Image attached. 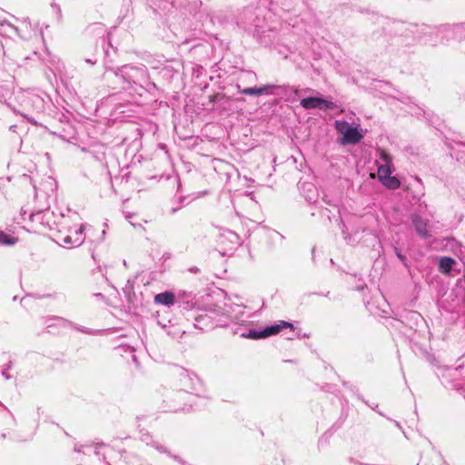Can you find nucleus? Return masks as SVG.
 Returning <instances> with one entry per match:
<instances>
[{
  "instance_id": "obj_4",
  "label": "nucleus",
  "mask_w": 465,
  "mask_h": 465,
  "mask_svg": "<svg viewBox=\"0 0 465 465\" xmlns=\"http://www.w3.org/2000/svg\"><path fill=\"white\" fill-rule=\"evenodd\" d=\"M301 105L306 109H320V110H327L333 109L335 104L328 100L322 99L321 97H308L301 100Z\"/></svg>"
},
{
  "instance_id": "obj_2",
  "label": "nucleus",
  "mask_w": 465,
  "mask_h": 465,
  "mask_svg": "<svg viewBox=\"0 0 465 465\" xmlns=\"http://www.w3.org/2000/svg\"><path fill=\"white\" fill-rule=\"evenodd\" d=\"M335 128L337 132L341 135L340 143L343 145L345 144H355L359 143L363 134L361 130H359V126H353L346 121H336Z\"/></svg>"
},
{
  "instance_id": "obj_1",
  "label": "nucleus",
  "mask_w": 465,
  "mask_h": 465,
  "mask_svg": "<svg viewBox=\"0 0 465 465\" xmlns=\"http://www.w3.org/2000/svg\"><path fill=\"white\" fill-rule=\"evenodd\" d=\"M380 160L382 162L378 167V178L380 182L389 189H398L401 185L400 181L391 176L392 157L383 150L380 151Z\"/></svg>"
},
{
  "instance_id": "obj_6",
  "label": "nucleus",
  "mask_w": 465,
  "mask_h": 465,
  "mask_svg": "<svg viewBox=\"0 0 465 465\" xmlns=\"http://www.w3.org/2000/svg\"><path fill=\"white\" fill-rule=\"evenodd\" d=\"M275 88L272 84H266L262 87H248L240 90V93L242 94L248 95H263V94H271L272 90Z\"/></svg>"
},
{
  "instance_id": "obj_9",
  "label": "nucleus",
  "mask_w": 465,
  "mask_h": 465,
  "mask_svg": "<svg viewBox=\"0 0 465 465\" xmlns=\"http://www.w3.org/2000/svg\"><path fill=\"white\" fill-rule=\"evenodd\" d=\"M455 263V261L450 257L441 258L440 261V271L443 273H449Z\"/></svg>"
},
{
  "instance_id": "obj_5",
  "label": "nucleus",
  "mask_w": 465,
  "mask_h": 465,
  "mask_svg": "<svg viewBox=\"0 0 465 465\" xmlns=\"http://www.w3.org/2000/svg\"><path fill=\"white\" fill-rule=\"evenodd\" d=\"M287 327L291 328L292 330L293 328L292 323H289L284 321H281L279 323L272 325L270 327H267L262 331H250V333L248 334V337L252 338V339L265 338V337H268L271 335L277 334L282 329L287 328Z\"/></svg>"
},
{
  "instance_id": "obj_8",
  "label": "nucleus",
  "mask_w": 465,
  "mask_h": 465,
  "mask_svg": "<svg viewBox=\"0 0 465 465\" xmlns=\"http://www.w3.org/2000/svg\"><path fill=\"white\" fill-rule=\"evenodd\" d=\"M413 223L416 229V232L421 236V237H427L428 235V225L425 221L420 219V217H414L413 218Z\"/></svg>"
},
{
  "instance_id": "obj_10",
  "label": "nucleus",
  "mask_w": 465,
  "mask_h": 465,
  "mask_svg": "<svg viewBox=\"0 0 465 465\" xmlns=\"http://www.w3.org/2000/svg\"><path fill=\"white\" fill-rule=\"evenodd\" d=\"M8 236L4 234V233H0V242L2 243H11V242L8 241Z\"/></svg>"
},
{
  "instance_id": "obj_7",
  "label": "nucleus",
  "mask_w": 465,
  "mask_h": 465,
  "mask_svg": "<svg viewBox=\"0 0 465 465\" xmlns=\"http://www.w3.org/2000/svg\"><path fill=\"white\" fill-rule=\"evenodd\" d=\"M175 297L172 292H164L158 293L154 296V302L165 306H172L174 304Z\"/></svg>"
},
{
  "instance_id": "obj_3",
  "label": "nucleus",
  "mask_w": 465,
  "mask_h": 465,
  "mask_svg": "<svg viewBox=\"0 0 465 465\" xmlns=\"http://www.w3.org/2000/svg\"><path fill=\"white\" fill-rule=\"evenodd\" d=\"M84 226L79 224L75 225L73 229H69L67 233L60 232L58 241L64 247L79 246L84 240Z\"/></svg>"
}]
</instances>
